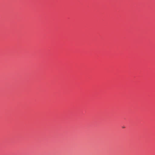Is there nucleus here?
<instances>
[{
    "label": "nucleus",
    "instance_id": "f257e3e1",
    "mask_svg": "<svg viewBox=\"0 0 155 155\" xmlns=\"http://www.w3.org/2000/svg\"><path fill=\"white\" fill-rule=\"evenodd\" d=\"M123 128H124V127H122Z\"/></svg>",
    "mask_w": 155,
    "mask_h": 155
}]
</instances>
